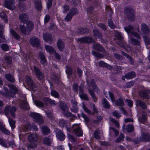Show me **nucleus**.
I'll list each match as a JSON object with an SVG mask.
<instances>
[{
	"label": "nucleus",
	"instance_id": "f257e3e1",
	"mask_svg": "<svg viewBox=\"0 0 150 150\" xmlns=\"http://www.w3.org/2000/svg\"><path fill=\"white\" fill-rule=\"evenodd\" d=\"M87 83L88 85L87 89L89 92V94L92 97L93 101L96 102L97 101V99L93 91H97L98 90V88L97 86L94 83V81L91 80L90 82H88L87 81Z\"/></svg>",
	"mask_w": 150,
	"mask_h": 150
},
{
	"label": "nucleus",
	"instance_id": "f03ea898",
	"mask_svg": "<svg viewBox=\"0 0 150 150\" xmlns=\"http://www.w3.org/2000/svg\"><path fill=\"white\" fill-rule=\"evenodd\" d=\"M26 26L24 25H21L20 26V29L21 33L24 35H29L30 32L31 31L34 27V25L31 21H29L26 23Z\"/></svg>",
	"mask_w": 150,
	"mask_h": 150
},
{
	"label": "nucleus",
	"instance_id": "7ed1b4c3",
	"mask_svg": "<svg viewBox=\"0 0 150 150\" xmlns=\"http://www.w3.org/2000/svg\"><path fill=\"white\" fill-rule=\"evenodd\" d=\"M125 13L127 18L129 21H132L135 19V11L132 8L126 7L125 10Z\"/></svg>",
	"mask_w": 150,
	"mask_h": 150
},
{
	"label": "nucleus",
	"instance_id": "20e7f679",
	"mask_svg": "<svg viewBox=\"0 0 150 150\" xmlns=\"http://www.w3.org/2000/svg\"><path fill=\"white\" fill-rule=\"evenodd\" d=\"M38 137V135L36 134H30L28 136V140L31 143V144L28 145V148H34L36 146L35 143L37 140Z\"/></svg>",
	"mask_w": 150,
	"mask_h": 150
},
{
	"label": "nucleus",
	"instance_id": "39448f33",
	"mask_svg": "<svg viewBox=\"0 0 150 150\" xmlns=\"http://www.w3.org/2000/svg\"><path fill=\"white\" fill-rule=\"evenodd\" d=\"M30 115L34 119L35 121L38 122L39 125L43 124V119L40 114L35 112H31Z\"/></svg>",
	"mask_w": 150,
	"mask_h": 150
},
{
	"label": "nucleus",
	"instance_id": "423d86ee",
	"mask_svg": "<svg viewBox=\"0 0 150 150\" xmlns=\"http://www.w3.org/2000/svg\"><path fill=\"white\" fill-rule=\"evenodd\" d=\"M142 138L141 137L137 138L136 139L135 142L136 144L139 143L141 141L148 142L150 141V134L148 133H144L142 134Z\"/></svg>",
	"mask_w": 150,
	"mask_h": 150
},
{
	"label": "nucleus",
	"instance_id": "0eeeda50",
	"mask_svg": "<svg viewBox=\"0 0 150 150\" xmlns=\"http://www.w3.org/2000/svg\"><path fill=\"white\" fill-rule=\"evenodd\" d=\"M16 110V108L15 107L7 106L5 107V108L4 112L6 115L7 117L8 114L10 113L13 117H14V113Z\"/></svg>",
	"mask_w": 150,
	"mask_h": 150
},
{
	"label": "nucleus",
	"instance_id": "6e6552de",
	"mask_svg": "<svg viewBox=\"0 0 150 150\" xmlns=\"http://www.w3.org/2000/svg\"><path fill=\"white\" fill-rule=\"evenodd\" d=\"M14 0H5L4 5L5 6L10 10L15 9L16 6L14 5Z\"/></svg>",
	"mask_w": 150,
	"mask_h": 150
},
{
	"label": "nucleus",
	"instance_id": "1a4fd4ad",
	"mask_svg": "<svg viewBox=\"0 0 150 150\" xmlns=\"http://www.w3.org/2000/svg\"><path fill=\"white\" fill-rule=\"evenodd\" d=\"M142 33L143 35H147L150 33V30L148 26L145 23H142L141 25Z\"/></svg>",
	"mask_w": 150,
	"mask_h": 150
},
{
	"label": "nucleus",
	"instance_id": "9d476101",
	"mask_svg": "<svg viewBox=\"0 0 150 150\" xmlns=\"http://www.w3.org/2000/svg\"><path fill=\"white\" fill-rule=\"evenodd\" d=\"M33 72L35 74L37 78L40 79L43 78V75L42 73L40 71L39 69L35 67H34Z\"/></svg>",
	"mask_w": 150,
	"mask_h": 150
},
{
	"label": "nucleus",
	"instance_id": "9b49d317",
	"mask_svg": "<svg viewBox=\"0 0 150 150\" xmlns=\"http://www.w3.org/2000/svg\"><path fill=\"white\" fill-rule=\"evenodd\" d=\"M25 80L26 82L30 88L34 89L36 88V85L33 82L29 76H26Z\"/></svg>",
	"mask_w": 150,
	"mask_h": 150
},
{
	"label": "nucleus",
	"instance_id": "f8f14e48",
	"mask_svg": "<svg viewBox=\"0 0 150 150\" xmlns=\"http://www.w3.org/2000/svg\"><path fill=\"white\" fill-rule=\"evenodd\" d=\"M30 43L33 46H37L39 45L40 41L36 37H33L30 39Z\"/></svg>",
	"mask_w": 150,
	"mask_h": 150
},
{
	"label": "nucleus",
	"instance_id": "ddd939ff",
	"mask_svg": "<svg viewBox=\"0 0 150 150\" xmlns=\"http://www.w3.org/2000/svg\"><path fill=\"white\" fill-rule=\"evenodd\" d=\"M140 96L143 98H150V90H144L141 91L139 94Z\"/></svg>",
	"mask_w": 150,
	"mask_h": 150
},
{
	"label": "nucleus",
	"instance_id": "4468645a",
	"mask_svg": "<svg viewBox=\"0 0 150 150\" xmlns=\"http://www.w3.org/2000/svg\"><path fill=\"white\" fill-rule=\"evenodd\" d=\"M28 18V15L25 13H23L19 16V19L22 23H24L26 22Z\"/></svg>",
	"mask_w": 150,
	"mask_h": 150
},
{
	"label": "nucleus",
	"instance_id": "2eb2a0df",
	"mask_svg": "<svg viewBox=\"0 0 150 150\" xmlns=\"http://www.w3.org/2000/svg\"><path fill=\"white\" fill-rule=\"evenodd\" d=\"M56 133L57 137L60 140L62 141L64 139L65 136L61 131L59 129H57Z\"/></svg>",
	"mask_w": 150,
	"mask_h": 150
},
{
	"label": "nucleus",
	"instance_id": "dca6fc26",
	"mask_svg": "<svg viewBox=\"0 0 150 150\" xmlns=\"http://www.w3.org/2000/svg\"><path fill=\"white\" fill-rule=\"evenodd\" d=\"M76 126V129H74L73 131L76 135L78 136H81L83 135V132L80 128L77 125H74V127Z\"/></svg>",
	"mask_w": 150,
	"mask_h": 150
},
{
	"label": "nucleus",
	"instance_id": "f3484780",
	"mask_svg": "<svg viewBox=\"0 0 150 150\" xmlns=\"http://www.w3.org/2000/svg\"><path fill=\"white\" fill-rule=\"evenodd\" d=\"M44 40L45 42L50 43L52 41V38L50 33H45L43 35Z\"/></svg>",
	"mask_w": 150,
	"mask_h": 150
},
{
	"label": "nucleus",
	"instance_id": "a211bd4d",
	"mask_svg": "<svg viewBox=\"0 0 150 150\" xmlns=\"http://www.w3.org/2000/svg\"><path fill=\"white\" fill-rule=\"evenodd\" d=\"M78 40L83 43H89L93 41V39L90 37H84L78 39Z\"/></svg>",
	"mask_w": 150,
	"mask_h": 150
},
{
	"label": "nucleus",
	"instance_id": "6ab92c4d",
	"mask_svg": "<svg viewBox=\"0 0 150 150\" xmlns=\"http://www.w3.org/2000/svg\"><path fill=\"white\" fill-rule=\"evenodd\" d=\"M35 6V8L38 11L41 10L42 5L40 0H35L34 1Z\"/></svg>",
	"mask_w": 150,
	"mask_h": 150
},
{
	"label": "nucleus",
	"instance_id": "aec40b11",
	"mask_svg": "<svg viewBox=\"0 0 150 150\" xmlns=\"http://www.w3.org/2000/svg\"><path fill=\"white\" fill-rule=\"evenodd\" d=\"M39 56L40 59V62L43 65L46 64V59L43 53L40 52L39 53Z\"/></svg>",
	"mask_w": 150,
	"mask_h": 150
},
{
	"label": "nucleus",
	"instance_id": "412c9836",
	"mask_svg": "<svg viewBox=\"0 0 150 150\" xmlns=\"http://www.w3.org/2000/svg\"><path fill=\"white\" fill-rule=\"evenodd\" d=\"M92 47L93 48L96 50L101 52L104 51V50L103 47L99 43L94 44L93 45Z\"/></svg>",
	"mask_w": 150,
	"mask_h": 150
},
{
	"label": "nucleus",
	"instance_id": "4be33fe9",
	"mask_svg": "<svg viewBox=\"0 0 150 150\" xmlns=\"http://www.w3.org/2000/svg\"><path fill=\"white\" fill-rule=\"evenodd\" d=\"M136 105L140 106L144 109H145L146 108V104L143 101L140 100H137L136 101Z\"/></svg>",
	"mask_w": 150,
	"mask_h": 150
},
{
	"label": "nucleus",
	"instance_id": "5701e85b",
	"mask_svg": "<svg viewBox=\"0 0 150 150\" xmlns=\"http://www.w3.org/2000/svg\"><path fill=\"white\" fill-rule=\"evenodd\" d=\"M89 31V29L88 28H81L79 29L77 31V32L78 34H81L88 33Z\"/></svg>",
	"mask_w": 150,
	"mask_h": 150
},
{
	"label": "nucleus",
	"instance_id": "b1692460",
	"mask_svg": "<svg viewBox=\"0 0 150 150\" xmlns=\"http://www.w3.org/2000/svg\"><path fill=\"white\" fill-rule=\"evenodd\" d=\"M57 45L59 50L60 51H62L64 47V43L60 40H59L57 42Z\"/></svg>",
	"mask_w": 150,
	"mask_h": 150
},
{
	"label": "nucleus",
	"instance_id": "393cba45",
	"mask_svg": "<svg viewBox=\"0 0 150 150\" xmlns=\"http://www.w3.org/2000/svg\"><path fill=\"white\" fill-rule=\"evenodd\" d=\"M135 73L133 71L129 72L125 75V77L127 79H131L135 77Z\"/></svg>",
	"mask_w": 150,
	"mask_h": 150
},
{
	"label": "nucleus",
	"instance_id": "a878e982",
	"mask_svg": "<svg viewBox=\"0 0 150 150\" xmlns=\"http://www.w3.org/2000/svg\"><path fill=\"white\" fill-rule=\"evenodd\" d=\"M45 49L47 52L51 54L54 53L55 50L54 48L52 46L49 45H46L45 46Z\"/></svg>",
	"mask_w": 150,
	"mask_h": 150
},
{
	"label": "nucleus",
	"instance_id": "bb28decb",
	"mask_svg": "<svg viewBox=\"0 0 150 150\" xmlns=\"http://www.w3.org/2000/svg\"><path fill=\"white\" fill-rule=\"evenodd\" d=\"M115 104L118 106H123L125 105L123 100L121 98L118 99L115 102Z\"/></svg>",
	"mask_w": 150,
	"mask_h": 150
},
{
	"label": "nucleus",
	"instance_id": "cd10ccee",
	"mask_svg": "<svg viewBox=\"0 0 150 150\" xmlns=\"http://www.w3.org/2000/svg\"><path fill=\"white\" fill-rule=\"evenodd\" d=\"M124 29L125 31L128 34L132 33L134 30V28L133 26L130 25H129L126 27L124 28Z\"/></svg>",
	"mask_w": 150,
	"mask_h": 150
},
{
	"label": "nucleus",
	"instance_id": "c85d7f7f",
	"mask_svg": "<svg viewBox=\"0 0 150 150\" xmlns=\"http://www.w3.org/2000/svg\"><path fill=\"white\" fill-rule=\"evenodd\" d=\"M5 77L8 81L11 83H13L15 81V79L13 76L10 74H6L5 75Z\"/></svg>",
	"mask_w": 150,
	"mask_h": 150
},
{
	"label": "nucleus",
	"instance_id": "c756f323",
	"mask_svg": "<svg viewBox=\"0 0 150 150\" xmlns=\"http://www.w3.org/2000/svg\"><path fill=\"white\" fill-rule=\"evenodd\" d=\"M21 107L23 109L27 110L29 109V106L25 100L23 101L20 105Z\"/></svg>",
	"mask_w": 150,
	"mask_h": 150
},
{
	"label": "nucleus",
	"instance_id": "7c9ffc66",
	"mask_svg": "<svg viewBox=\"0 0 150 150\" xmlns=\"http://www.w3.org/2000/svg\"><path fill=\"white\" fill-rule=\"evenodd\" d=\"M52 142V140L47 137L45 138L43 140V143L48 146H50L51 145Z\"/></svg>",
	"mask_w": 150,
	"mask_h": 150
},
{
	"label": "nucleus",
	"instance_id": "2f4dec72",
	"mask_svg": "<svg viewBox=\"0 0 150 150\" xmlns=\"http://www.w3.org/2000/svg\"><path fill=\"white\" fill-rule=\"evenodd\" d=\"M102 105L103 106L107 109L109 108L110 105L108 101L105 98H103V99Z\"/></svg>",
	"mask_w": 150,
	"mask_h": 150
},
{
	"label": "nucleus",
	"instance_id": "473e14b6",
	"mask_svg": "<svg viewBox=\"0 0 150 150\" xmlns=\"http://www.w3.org/2000/svg\"><path fill=\"white\" fill-rule=\"evenodd\" d=\"M72 11H70L67 14L64 19V21L66 22H69L70 21L73 16L71 13Z\"/></svg>",
	"mask_w": 150,
	"mask_h": 150
},
{
	"label": "nucleus",
	"instance_id": "72a5a7b5",
	"mask_svg": "<svg viewBox=\"0 0 150 150\" xmlns=\"http://www.w3.org/2000/svg\"><path fill=\"white\" fill-rule=\"evenodd\" d=\"M130 40L131 43L134 45L139 46L140 44V42L139 40L133 38H130Z\"/></svg>",
	"mask_w": 150,
	"mask_h": 150
},
{
	"label": "nucleus",
	"instance_id": "f704fd0d",
	"mask_svg": "<svg viewBox=\"0 0 150 150\" xmlns=\"http://www.w3.org/2000/svg\"><path fill=\"white\" fill-rule=\"evenodd\" d=\"M10 32L12 35L14 37L18 40H19L20 38V37L18 35L14 30L12 29L10 30Z\"/></svg>",
	"mask_w": 150,
	"mask_h": 150
},
{
	"label": "nucleus",
	"instance_id": "c9c22d12",
	"mask_svg": "<svg viewBox=\"0 0 150 150\" xmlns=\"http://www.w3.org/2000/svg\"><path fill=\"white\" fill-rule=\"evenodd\" d=\"M142 117L139 118V120L140 122L143 123L146 120V113L144 112H142Z\"/></svg>",
	"mask_w": 150,
	"mask_h": 150
},
{
	"label": "nucleus",
	"instance_id": "e433bc0d",
	"mask_svg": "<svg viewBox=\"0 0 150 150\" xmlns=\"http://www.w3.org/2000/svg\"><path fill=\"white\" fill-rule=\"evenodd\" d=\"M8 122L10 126L11 127L12 129H14L15 127V121L13 119L10 118H8Z\"/></svg>",
	"mask_w": 150,
	"mask_h": 150
},
{
	"label": "nucleus",
	"instance_id": "4c0bfd02",
	"mask_svg": "<svg viewBox=\"0 0 150 150\" xmlns=\"http://www.w3.org/2000/svg\"><path fill=\"white\" fill-rule=\"evenodd\" d=\"M134 127L133 125H127L126 127L127 131L129 132H132L134 130Z\"/></svg>",
	"mask_w": 150,
	"mask_h": 150
},
{
	"label": "nucleus",
	"instance_id": "58836bf2",
	"mask_svg": "<svg viewBox=\"0 0 150 150\" xmlns=\"http://www.w3.org/2000/svg\"><path fill=\"white\" fill-rule=\"evenodd\" d=\"M0 16L5 23H7L8 22V19H7L6 15L4 12H1L0 13Z\"/></svg>",
	"mask_w": 150,
	"mask_h": 150
},
{
	"label": "nucleus",
	"instance_id": "ea45409f",
	"mask_svg": "<svg viewBox=\"0 0 150 150\" xmlns=\"http://www.w3.org/2000/svg\"><path fill=\"white\" fill-rule=\"evenodd\" d=\"M11 58L8 56H6L5 57L4 62L7 64H11Z\"/></svg>",
	"mask_w": 150,
	"mask_h": 150
},
{
	"label": "nucleus",
	"instance_id": "a19ab883",
	"mask_svg": "<svg viewBox=\"0 0 150 150\" xmlns=\"http://www.w3.org/2000/svg\"><path fill=\"white\" fill-rule=\"evenodd\" d=\"M42 130L44 134H48L50 131L49 129L46 126H42Z\"/></svg>",
	"mask_w": 150,
	"mask_h": 150
},
{
	"label": "nucleus",
	"instance_id": "79ce46f5",
	"mask_svg": "<svg viewBox=\"0 0 150 150\" xmlns=\"http://www.w3.org/2000/svg\"><path fill=\"white\" fill-rule=\"evenodd\" d=\"M93 35L94 36L100 38L102 36L101 34L97 30H93Z\"/></svg>",
	"mask_w": 150,
	"mask_h": 150
},
{
	"label": "nucleus",
	"instance_id": "37998d69",
	"mask_svg": "<svg viewBox=\"0 0 150 150\" xmlns=\"http://www.w3.org/2000/svg\"><path fill=\"white\" fill-rule=\"evenodd\" d=\"M59 106L61 109L64 111H65L67 110V108L66 104L63 103H61L60 104Z\"/></svg>",
	"mask_w": 150,
	"mask_h": 150
},
{
	"label": "nucleus",
	"instance_id": "c03bdc74",
	"mask_svg": "<svg viewBox=\"0 0 150 150\" xmlns=\"http://www.w3.org/2000/svg\"><path fill=\"white\" fill-rule=\"evenodd\" d=\"M34 103L35 105L38 107L42 108L44 106V103L39 100H35V101Z\"/></svg>",
	"mask_w": 150,
	"mask_h": 150
},
{
	"label": "nucleus",
	"instance_id": "a18cd8bd",
	"mask_svg": "<svg viewBox=\"0 0 150 150\" xmlns=\"http://www.w3.org/2000/svg\"><path fill=\"white\" fill-rule=\"evenodd\" d=\"M124 136L122 133H121L119 136L115 140L116 142H119L122 141L124 139Z\"/></svg>",
	"mask_w": 150,
	"mask_h": 150
},
{
	"label": "nucleus",
	"instance_id": "49530a36",
	"mask_svg": "<svg viewBox=\"0 0 150 150\" xmlns=\"http://www.w3.org/2000/svg\"><path fill=\"white\" fill-rule=\"evenodd\" d=\"M115 35L118 40H122L123 39V38L121 33L116 32L115 33Z\"/></svg>",
	"mask_w": 150,
	"mask_h": 150
},
{
	"label": "nucleus",
	"instance_id": "de8ad7c7",
	"mask_svg": "<svg viewBox=\"0 0 150 150\" xmlns=\"http://www.w3.org/2000/svg\"><path fill=\"white\" fill-rule=\"evenodd\" d=\"M79 96L82 99L86 100H88L87 95L85 93H81L79 94Z\"/></svg>",
	"mask_w": 150,
	"mask_h": 150
},
{
	"label": "nucleus",
	"instance_id": "09e8293b",
	"mask_svg": "<svg viewBox=\"0 0 150 150\" xmlns=\"http://www.w3.org/2000/svg\"><path fill=\"white\" fill-rule=\"evenodd\" d=\"M51 94L52 96L55 98H58L59 96V94L58 92L54 90H52L51 91Z\"/></svg>",
	"mask_w": 150,
	"mask_h": 150
},
{
	"label": "nucleus",
	"instance_id": "8fccbe9b",
	"mask_svg": "<svg viewBox=\"0 0 150 150\" xmlns=\"http://www.w3.org/2000/svg\"><path fill=\"white\" fill-rule=\"evenodd\" d=\"M84 83H82L79 87V94L83 93L84 89Z\"/></svg>",
	"mask_w": 150,
	"mask_h": 150
},
{
	"label": "nucleus",
	"instance_id": "3c124183",
	"mask_svg": "<svg viewBox=\"0 0 150 150\" xmlns=\"http://www.w3.org/2000/svg\"><path fill=\"white\" fill-rule=\"evenodd\" d=\"M145 43L147 45L150 44V39L148 36L145 35L143 36Z\"/></svg>",
	"mask_w": 150,
	"mask_h": 150
},
{
	"label": "nucleus",
	"instance_id": "603ef678",
	"mask_svg": "<svg viewBox=\"0 0 150 150\" xmlns=\"http://www.w3.org/2000/svg\"><path fill=\"white\" fill-rule=\"evenodd\" d=\"M93 54L96 57L99 58H101L103 57V55L95 51H93Z\"/></svg>",
	"mask_w": 150,
	"mask_h": 150
},
{
	"label": "nucleus",
	"instance_id": "864d4df0",
	"mask_svg": "<svg viewBox=\"0 0 150 150\" xmlns=\"http://www.w3.org/2000/svg\"><path fill=\"white\" fill-rule=\"evenodd\" d=\"M100 131H101L100 130H96L95 132L94 136V137L96 139H98L100 138V137L99 135V134L100 133Z\"/></svg>",
	"mask_w": 150,
	"mask_h": 150
},
{
	"label": "nucleus",
	"instance_id": "5fc2aeb1",
	"mask_svg": "<svg viewBox=\"0 0 150 150\" xmlns=\"http://www.w3.org/2000/svg\"><path fill=\"white\" fill-rule=\"evenodd\" d=\"M0 129L1 131L5 134H10V132L9 131L7 130L5 127H1L0 128Z\"/></svg>",
	"mask_w": 150,
	"mask_h": 150
},
{
	"label": "nucleus",
	"instance_id": "6e6d98bb",
	"mask_svg": "<svg viewBox=\"0 0 150 150\" xmlns=\"http://www.w3.org/2000/svg\"><path fill=\"white\" fill-rule=\"evenodd\" d=\"M131 35L132 36L135 37L138 39H140L141 37L139 33L133 31Z\"/></svg>",
	"mask_w": 150,
	"mask_h": 150
},
{
	"label": "nucleus",
	"instance_id": "4d7b16f0",
	"mask_svg": "<svg viewBox=\"0 0 150 150\" xmlns=\"http://www.w3.org/2000/svg\"><path fill=\"white\" fill-rule=\"evenodd\" d=\"M113 115L117 118H119L121 117L120 114L117 110H115L112 112Z\"/></svg>",
	"mask_w": 150,
	"mask_h": 150
},
{
	"label": "nucleus",
	"instance_id": "13d9d810",
	"mask_svg": "<svg viewBox=\"0 0 150 150\" xmlns=\"http://www.w3.org/2000/svg\"><path fill=\"white\" fill-rule=\"evenodd\" d=\"M108 25L112 29H114L115 27V25H113V21L111 19L108 20Z\"/></svg>",
	"mask_w": 150,
	"mask_h": 150
},
{
	"label": "nucleus",
	"instance_id": "bf43d9fd",
	"mask_svg": "<svg viewBox=\"0 0 150 150\" xmlns=\"http://www.w3.org/2000/svg\"><path fill=\"white\" fill-rule=\"evenodd\" d=\"M110 120L118 128L119 127V122L115 120L113 118H110Z\"/></svg>",
	"mask_w": 150,
	"mask_h": 150
},
{
	"label": "nucleus",
	"instance_id": "052dcab7",
	"mask_svg": "<svg viewBox=\"0 0 150 150\" xmlns=\"http://www.w3.org/2000/svg\"><path fill=\"white\" fill-rule=\"evenodd\" d=\"M125 102L129 107H132L133 105V101L130 100L126 99L125 100Z\"/></svg>",
	"mask_w": 150,
	"mask_h": 150
},
{
	"label": "nucleus",
	"instance_id": "680f3d73",
	"mask_svg": "<svg viewBox=\"0 0 150 150\" xmlns=\"http://www.w3.org/2000/svg\"><path fill=\"white\" fill-rule=\"evenodd\" d=\"M66 72L67 74L69 75L72 74V71L71 68L69 67H67Z\"/></svg>",
	"mask_w": 150,
	"mask_h": 150
},
{
	"label": "nucleus",
	"instance_id": "e2e57ef3",
	"mask_svg": "<svg viewBox=\"0 0 150 150\" xmlns=\"http://www.w3.org/2000/svg\"><path fill=\"white\" fill-rule=\"evenodd\" d=\"M66 124V121L63 120H61L59 122V125L61 127H64V126H65Z\"/></svg>",
	"mask_w": 150,
	"mask_h": 150
},
{
	"label": "nucleus",
	"instance_id": "0e129e2a",
	"mask_svg": "<svg viewBox=\"0 0 150 150\" xmlns=\"http://www.w3.org/2000/svg\"><path fill=\"white\" fill-rule=\"evenodd\" d=\"M1 47L2 49L5 51H7L8 49V46L5 44H2L1 45Z\"/></svg>",
	"mask_w": 150,
	"mask_h": 150
},
{
	"label": "nucleus",
	"instance_id": "69168bd1",
	"mask_svg": "<svg viewBox=\"0 0 150 150\" xmlns=\"http://www.w3.org/2000/svg\"><path fill=\"white\" fill-rule=\"evenodd\" d=\"M0 144L3 146H4L6 147H8V146L6 144V143H5L4 140L0 138Z\"/></svg>",
	"mask_w": 150,
	"mask_h": 150
},
{
	"label": "nucleus",
	"instance_id": "338daca9",
	"mask_svg": "<svg viewBox=\"0 0 150 150\" xmlns=\"http://www.w3.org/2000/svg\"><path fill=\"white\" fill-rule=\"evenodd\" d=\"M64 10L63 12L64 13H66L69 10V6L67 5H65L63 6Z\"/></svg>",
	"mask_w": 150,
	"mask_h": 150
},
{
	"label": "nucleus",
	"instance_id": "774afa93",
	"mask_svg": "<svg viewBox=\"0 0 150 150\" xmlns=\"http://www.w3.org/2000/svg\"><path fill=\"white\" fill-rule=\"evenodd\" d=\"M71 10L72 11V12H71V14L73 16H74V15L77 14L78 12V9L76 8H73L71 9L70 11Z\"/></svg>",
	"mask_w": 150,
	"mask_h": 150
}]
</instances>
